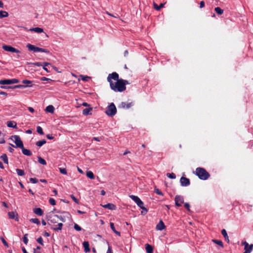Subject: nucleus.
<instances>
[{
  "label": "nucleus",
  "instance_id": "nucleus-1",
  "mask_svg": "<svg viewBox=\"0 0 253 253\" xmlns=\"http://www.w3.org/2000/svg\"><path fill=\"white\" fill-rule=\"evenodd\" d=\"M107 81L109 83L110 87L115 92H123L124 91L123 84H122L121 79H119V75L116 72L109 74L107 78Z\"/></svg>",
  "mask_w": 253,
  "mask_h": 253
},
{
  "label": "nucleus",
  "instance_id": "nucleus-2",
  "mask_svg": "<svg viewBox=\"0 0 253 253\" xmlns=\"http://www.w3.org/2000/svg\"><path fill=\"white\" fill-rule=\"evenodd\" d=\"M195 174L199 179L203 180H206L210 177V173L205 169L200 167L196 168Z\"/></svg>",
  "mask_w": 253,
  "mask_h": 253
},
{
  "label": "nucleus",
  "instance_id": "nucleus-3",
  "mask_svg": "<svg viewBox=\"0 0 253 253\" xmlns=\"http://www.w3.org/2000/svg\"><path fill=\"white\" fill-rule=\"evenodd\" d=\"M106 114L110 117H113L117 113V109L113 103H111L107 108L105 111Z\"/></svg>",
  "mask_w": 253,
  "mask_h": 253
},
{
  "label": "nucleus",
  "instance_id": "nucleus-4",
  "mask_svg": "<svg viewBox=\"0 0 253 253\" xmlns=\"http://www.w3.org/2000/svg\"><path fill=\"white\" fill-rule=\"evenodd\" d=\"M26 46L30 51H33L34 52H42L47 53L49 52V51L46 49L37 47L30 43L27 44Z\"/></svg>",
  "mask_w": 253,
  "mask_h": 253
},
{
  "label": "nucleus",
  "instance_id": "nucleus-5",
  "mask_svg": "<svg viewBox=\"0 0 253 253\" xmlns=\"http://www.w3.org/2000/svg\"><path fill=\"white\" fill-rule=\"evenodd\" d=\"M12 138H14V143H15L16 147L20 148H23V143L19 135H13L10 138L12 139Z\"/></svg>",
  "mask_w": 253,
  "mask_h": 253
},
{
  "label": "nucleus",
  "instance_id": "nucleus-6",
  "mask_svg": "<svg viewBox=\"0 0 253 253\" xmlns=\"http://www.w3.org/2000/svg\"><path fill=\"white\" fill-rule=\"evenodd\" d=\"M242 244L245 246V252L244 253H250L253 251V244H251L249 245V244L246 241L242 242Z\"/></svg>",
  "mask_w": 253,
  "mask_h": 253
},
{
  "label": "nucleus",
  "instance_id": "nucleus-7",
  "mask_svg": "<svg viewBox=\"0 0 253 253\" xmlns=\"http://www.w3.org/2000/svg\"><path fill=\"white\" fill-rule=\"evenodd\" d=\"M2 48L6 51L14 53H20V51L16 48L8 45H4L2 46Z\"/></svg>",
  "mask_w": 253,
  "mask_h": 253
},
{
  "label": "nucleus",
  "instance_id": "nucleus-8",
  "mask_svg": "<svg viewBox=\"0 0 253 253\" xmlns=\"http://www.w3.org/2000/svg\"><path fill=\"white\" fill-rule=\"evenodd\" d=\"M175 204L177 207H180L184 202V198L180 195H176L175 197Z\"/></svg>",
  "mask_w": 253,
  "mask_h": 253
},
{
  "label": "nucleus",
  "instance_id": "nucleus-9",
  "mask_svg": "<svg viewBox=\"0 0 253 253\" xmlns=\"http://www.w3.org/2000/svg\"><path fill=\"white\" fill-rule=\"evenodd\" d=\"M180 183L182 186H188L190 185V182L189 178L182 176L180 179Z\"/></svg>",
  "mask_w": 253,
  "mask_h": 253
},
{
  "label": "nucleus",
  "instance_id": "nucleus-10",
  "mask_svg": "<svg viewBox=\"0 0 253 253\" xmlns=\"http://www.w3.org/2000/svg\"><path fill=\"white\" fill-rule=\"evenodd\" d=\"M129 197L133 200L141 209H142V202L137 196L130 195Z\"/></svg>",
  "mask_w": 253,
  "mask_h": 253
},
{
  "label": "nucleus",
  "instance_id": "nucleus-11",
  "mask_svg": "<svg viewBox=\"0 0 253 253\" xmlns=\"http://www.w3.org/2000/svg\"><path fill=\"white\" fill-rule=\"evenodd\" d=\"M8 217L10 219H14L16 221H18V214L16 212L10 211L8 213Z\"/></svg>",
  "mask_w": 253,
  "mask_h": 253
},
{
  "label": "nucleus",
  "instance_id": "nucleus-12",
  "mask_svg": "<svg viewBox=\"0 0 253 253\" xmlns=\"http://www.w3.org/2000/svg\"><path fill=\"white\" fill-rule=\"evenodd\" d=\"M131 103H126L124 102H121V103L119 105V108H123V109H128L132 106Z\"/></svg>",
  "mask_w": 253,
  "mask_h": 253
},
{
  "label": "nucleus",
  "instance_id": "nucleus-13",
  "mask_svg": "<svg viewBox=\"0 0 253 253\" xmlns=\"http://www.w3.org/2000/svg\"><path fill=\"white\" fill-rule=\"evenodd\" d=\"M101 206L104 208L108 209L111 210H115L116 209V206L114 204L111 203H108L106 205H101Z\"/></svg>",
  "mask_w": 253,
  "mask_h": 253
},
{
  "label": "nucleus",
  "instance_id": "nucleus-14",
  "mask_svg": "<svg viewBox=\"0 0 253 253\" xmlns=\"http://www.w3.org/2000/svg\"><path fill=\"white\" fill-rule=\"evenodd\" d=\"M166 228L164 223L162 220H160L156 226V229L162 231Z\"/></svg>",
  "mask_w": 253,
  "mask_h": 253
},
{
  "label": "nucleus",
  "instance_id": "nucleus-15",
  "mask_svg": "<svg viewBox=\"0 0 253 253\" xmlns=\"http://www.w3.org/2000/svg\"><path fill=\"white\" fill-rule=\"evenodd\" d=\"M83 245L84 248V251L85 253H88L90 252V249L89 248V244L88 242L84 241L83 243Z\"/></svg>",
  "mask_w": 253,
  "mask_h": 253
},
{
  "label": "nucleus",
  "instance_id": "nucleus-16",
  "mask_svg": "<svg viewBox=\"0 0 253 253\" xmlns=\"http://www.w3.org/2000/svg\"><path fill=\"white\" fill-rule=\"evenodd\" d=\"M145 250L147 253H153V247L148 244L145 245Z\"/></svg>",
  "mask_w": 253,
  "mask_h": 253
},
{
  "label": "nucleus",
  "instance_id": "nucleus-17",
  "mask_svg": "<svg viewBox=\"0 0 253 253\" xmlns=\"http://www.w3.org/2000/svg\"><path fill=\"white\" fill-rule=\"evenodd\" d=\"M33 211L35 214L39 216H42L43 214V211L40 208L34 209Z\"/></svg>",
  "mask_w": 253,
  "mask_h": 253
},
{
  "label": "nucleus",
  "instance_id": "nucleus-18",
  "mask_svg": "<svg viewBox=\"0 0 253 253\" xmlns=\"http://www.w3.org/2000/svg\"><path fill=\"white\" fill-rule=\"evenodd\" d=\"M21 149H22V153L24 155L28 156H31L32 155V153L31 152V151L28 149H25L24 147V146H23V148H21Z\"/></svg>",
  "mask_w": 253,
  "mask_h": 253
},
{
  "label": "nucleus",
  "instance_id": "nucleus-19",
  "mask_svg": "<svg viewBox=\"0 0 253 253\" xmlns=\"http://www.w3.org/2000/svg\"><path fill=\"white\" fill-rule=\"evenodd\" d=\"M7 126L9 127L17 128V123L14 121H8L7 122Z\"/></svg>",
  "mask_w": 253,
  "mask_h": 253
},
{
  "label": "nucleus",
  "instance_id": "nucleus-20",
  "mask_svg": "<svg viewBox=\"0 0 253 253\" xmlns=\"http://www.w3.org/2000/svg\"><path fill=\"white\" fill-rule=\"evenodd\" d=\"M29 31H33L38 33H41L43 32V29L39 27L32 28H31Z\"/></svg>",
  "mask_w": 253,
  "mask_h": 253
},
{
  "label": "nucleus",
  "instance_id": "nucleus-21",
  "mask_svg": "<svg viewBox=\"0 0 253 253\" xmlns=\"http://www.w3.org/2000/svg\"><path fill=\"white\" fill-rule=\"evenodd\" d=\"M92 108H91V107L87 108H85L83 111V114L84 115H90V114H91L90 112L92 111Z\"/></svg>",
  "mask_w": 253,
  "mask_h": 253
},
{
  "label": "nucleus",
  "instance_id": "nucleus-22",
  "mask_svg": "<svg viewBox=\"0 0 253 253\" xmlns=\"http://www.w3.org/2000/svg\"><path fill=\"white\" fill-rule=\"evenodd\" d=\"M8 15V13L7 11L4 10L0 11V18L7 17Z\"/></svg>",
  "mask_w": 253,
  "mask_h": 253
},
{
  "label": "nucleus",
  "instance_id": "nucleus-23",
  "mask_svg": "<svg viewBox=\"0 0 253 253\" xmlns=\"http://www.w3.org/2000/svg\"><path fill=\"white\" fill-rule=\"evenodd\" d=\"M110 224V227H111V229L113 230V231L115 234H116L117 235L120 236L121 235V233L120 232L117 231L115 229V226H114V224L113 223H112V222H111Z\"/></svg>",
  "mask_w": 253,
  "mask_h": 253
},
{
  "label": "nucleus",
  "instance_id": "nucleus-24",
  "mask_svg": "<svg viewBox=\"0 0 253 253\" xmlns=\"http://www.w3.org/2000/svg\"><path fill=\"white\" fill-rule=\"evenodd\" d=\"M54 108L52 105H48L45 108V111L47 112L53 113L54 112Z\"/></svg>",
  "mask_w": 253,
  "mask_h": 253
},
{
  "label": "nucleus",
  "instance_id": "nucleus-25",
  "mask_svg": "<svg viewBox=\"0 0 253 253\" xmlns=\"http://www.w3.org/2000/svg\"><path fill=\"white\" fill-rule=\"evenodd\" d=\"M221 234L224 237L225 240H226L228 242H229V238H228V235H227L226 230L224 229H222L221 230Z\"/></svg>",
  "mask_w": 253,
  "mask_h": 253
},
{
  "label": "nucleus",
  "instance_id": "nucleus-26",
  "mask_svg": "<svg viewBox=\"0 0 253 253\" xmlns=\"http://www.w3.org/2000/svg\"><path fill=\"white\" fill-rule=\"evenodd\" d=\"M11 84L10 79L0 80V84Z\"/></svg>",
  "mask_w": 253,
  "mask_h": 253
},
{
  "label": "nucleus",
  "instance_id": "nucleus-27",
  "mask_svg": "<svg viewBox=\"0 0 253 253\" xmlns=\"http://www.w3.org/2000/svg\"><path fill=\"white\" fill-rule=\"evenodd\" d=\"M165 3H161L159 5H158L156 3H154V7L157 10H160L161 8L163 7Z\"/></svg>",
  "mask_w": 253,
  "mask_h": 253
},
{
  "label": "nucleus",
  "instance_id": "nucleus-28",
  "mask_svg": "<svg viewBox=\"0 0 253 253\" xmlns=\"http://www.w3.org/2000/svg\"><path fill=\"white\" fill-rule=\"evenodd\" d=\"M0 159L3 161L5 164H7L8 163L7 155L5 154L2 155L0 156Z\"/></svg>",
  "mask_w": 253,
  "mask_h": 253
},
{
  "label": "nucleus",
  "instance_id": "nucleus-29",
  "mask_svg": "<svg viewBox=\"0 0 253 253\" xmlns=\"http://www.w3.org/2000/svg\"><path fill=\"white\" fill-rule=\"evenodd\" d=\"M46 142V140L45 139H42V140H40V141H37L36 143V145L38 146H39V147H41L42 146L43 144H44Z\"/></svg>",
  "mask_w": 253,
  "mask_h": 253
},
{
  "label": "nucleus",
  "instance_id": "nucleus-30",
  "mask_svg": "<svg viewBox=\"0 0 253 253\" xmlns=\"http://www.w3.org/2000/svg\"><path fill=\"white\" fill-rule=\"evenodd\" d=\"M86 176L87 177L91 179H94V175L93 172L91 171H88L86 172Z\"/></svg>",
  "mask_w": 253,
  "mask_h": 253
},
{
  "label": "nucleus",
  "instance_id": "nucleus-31",
  "mask_svg": "<svg viewBox=\"0 0 253 253\" xmlns=\"http://www.w3.org/2000/svg\"><path fill=\"white\" fill-rule=\"evenodd\" d=\"M121 81L122 82V84H123V88L124 89V91L126 89V84H129V83L128 82V81L127 80H124L123 79H121Z\"/></svg>",
  "mask_w": 253,
  "mask_h": 253
},
{
  "label": "nucleus",
  "instance_id": "nucleus-32",
  "mask_svg": "<svg viewBox=\"0 0 253 253\" xmlns=\"http://www.w3.org/2000/svg\"><path fill=\"white\" fill-rule=\"evenodd\" d=\"M63 224L62 223H59L57 225V227H52L51 228L54 231L61 230L62 228Z\"/></svg>",
  "mask_w": 253,
  "mask_h": 253
},
{
  "label": "nucleus",
  "instance_id": "nucleus-33",
  "mask_svg": "<svg viewBox=\"0 0 253 253\" xmlns=\"http://www.w3.org/2000/svg\"><path fill=\"white\" fill-rule=\"evenodd\" d=\"M38 162L42 164V165H46V161H45V160H44L43 159H42V157H38Z\"/></svg>",
  "mask_w": 253,
  "mask_h": 253
},
{
  "label": "nucleus",
  "instance_id": "nucleus-34",
  "mask_svg": "<svg viewBox=\"0 0 253 253\" xmlns=\"http://www.w3.org/2000/svg\"><path fill=\"white\" fill-rule=\"evenodd\" d=\"M16 172L17 173V174L19 176H24L25 175V172L22 169H16Z\"/></svg>",
  "mask_w": 253,
  "mask_h": 253
},
{
  "label": "nucleus",
  "instance_id": "nucleus-35",
  "mask_svg": "<svg viewBox=\"0 0 253 253\" xmlns=\"http://www.w3.org/2000/svg\"><path fill=\"white\" fill-rule=\"evenodd\" d=\"M212 242H214V243L217 244L218 245H219L221 247L223 248V243H222V242L221 241L218 240L213 239V240H212Z\"/></svg>",
  "mask_w": 253,
  "mask_h": 253
},
{
  "label": "nucleus",
  "instance_id": "nucleus-36",
  "mask_svg": "<svg viewBox=\"0 0 253 253\" xmlns=\"http://www.w3.org/2000/svg\"><path fill=\"white\" fill-rule=\"evenodd\" d=\"M214 10L218 15H221L223 13V10L219 7L215 8Z\"/></svg>",
  "mask_w": 253,
  "mask_h": 253
},
{
  "label": "nucleus",
  "instance_id": "nucleus-37",
  "mask_svg": "<svg viewBox=\"0 0 253 253\" xmlns=\"http://www.w3.org/2000/svg\"><path fill=\"white\" fill-rule=\"evenodd\" d=\"M30 221L32 222V223H36L38 225L40 224V220H39L38 218H31L30 220Z\"/></svg>",
  "mask_w": 253,
  "mask_h": 253
},
{
  "label": "nucleus",
  "instance_id": "nucleus-38",
  "mask_svg": "<svg viewBox=\"0 0 253 253\" xmlns=\"http://www.w3.org/2000/svg\"><path fill=\"white\" fill-rule=\"evenodd\" d=\"M54 217H56L59 219V220L62 222L65 221V217L62 216L61 215H54Z\"/></svg>",
  "mask_w": 253,
  "mask_h": 253
},
{
  "label": "nucleus",
  "instance_id": "nucleus-39",
  "mask_svg": "<svg viewBox=\"0 0 253 253\" xmlns=\"http://www.w3.org/2000/svg\"><path fill=\"white\" fill-rule=\"evenodd\" d=\"M37 131L39 134H40L41 135L44 134L42 129L40 126H38L37 127Z\"/></svg>",
  "mask_w": 253,
  "mask_h": 253
},
{
  "label": "nucleus",
  "instance_id": "nucleus-40",
  "mask_svg": "<svg viewBox=\"0 0 253 253\" xmlns=\"http://www.w3.org/2000/svg\"><path fill=\"white\" fill-rule=\"evenodd\" d=\"M167 176L169 178H171V179H175L176 178V176H175V174L173 173H168L167 174Z\"/></svg>",
  "mask_w": 253,
  "mask_h": 253
},
{
  "label": "nucleus",
  "instance_id": "nucleus-41",
  "mask_svg": "<svg viewBox=\"0 0 253 253\" xmlns=\"http://www.w3.org/2000/svg\"><path fill=\"white\" fill-rule=\"evenodd\" d=\"M80 77L83 81L85 82L88 81V79H90V77L87 76L81 75Z\"/></svg>",
  "mask_w": 253,
  "mask_h": 253
},
{
  "label": "nucleus",
  "instance_id": "nucleus-42",
  "mask_svg": "<svg viewBox=\"0 0 253 253\" xmlns=\"http://www.w3.org/2000/svg\"><path fill=\"white\" fill-rule=\"evenodd\" d=\"M27 236H28V234H26L24 235V237L23 238V242L25 244H27V243L28 242V239Z\"/></svg>",
  "mask_w": 253,
  "mask_h": 253
},
{
  "label": "nucleus",
  "instance_id": "nucleus-43",
  "mask_svg": "<svg viewBox=\"0 0 253 253\" xmlns=\"http://www.w3.org/2000/svg\"><path fill=\"white\" fill-rule=\"evenodd\" d=\"M74 229L78 231H81L82 228L77 224L75 223L74 226Z\"/></svg>",
  "mask_w": 253,
  "mask_h": 253
},
{
  "label": "nucleus",
  "instance_id": "nucleus-44",
  "mask_svg": "<svg viewBox=\"0 0 253 253\" xmlns=\"http://www.w3.org/2000/svg\"><path fill=\"white\" fill-rule=\"evenodd\" d=\"M49 202L52 206L56 205V201L53 198H50L49 200Z\"/></svg>",
  "mask_w": 253,
  "mask_h": 253
},
{
  "label": "nucleus",
  "instance_id": "nucleus-45",
  "mask_svg": "<svg viewBox=\"0 0 253 253\" xmlns=\"http://www.w3.org/2000/svg\"><path fill=\"white\" fill-rule=\"evenodd\" d=\"M154 192L158 195L163 196V193L159 189L155 188Z\"/></svg>",
  "mask_w": 253,
  "mask_h": 253
},
{
  "label": "nucleus",
  "instance_id": "nucleus-46",
  "mask_svg": "<svg viewBox=\"0 0 253 253\" xmlns=\"http://www.w3.org/2000/svg\"><path fill=\"white\" fill-rule=\"evenodd\" d=\"M37 241L41 245H43V240H42V237H39L37 240Z\"/></svg>",
  "mask_w": 253,
  "mask_h": 253
},
{
  "label": "nucleus",
  "instance_id": "nucleus-47",
  "mask_svg": "<svg viewBox=\"0 0 253 253\" xmlns=\"http://www.w3.org/2000/svg\"><path fill=\"white\" fill-rule=\"evenodd\" d=\"M56 217H54V215L50 217V219H48L51 223H56Z\"/></svg>",
  "mask_w": 253,
  "mask_h": 253
},
{
  "label": "nucleus",
  "instance_id": "nucleus-48",
  "mask_svg": "<svg viewBox=\"0 0 253 253\" xmlns=\"http://www.w3.org/2000/svg\"><path fill=\"white\" fill-rule=\"evenodd\" d=\"M59 171L60 172L63 174H67V170L64 168H59Z\"/></svg>",
  "mask_w": 253,
  "mask_h": 253
},
{
  "label": "nucleus",
  "instance_id": "nucleus-49",
  "mask_svg": "<svg viewBox=\"0 0 253 253\" xmlns=\"http://www.w3.org/2000/svg\"><path fill=\"white\" fill-rule=\"evenodd\" d=\"M30 181L33 183H37L38 182V180L36 178H30Z\"/></svg>",
  "mask_w": 253,
  "mask_h": 253
},
{
  "label": "nucleus",
  "instance_id": "nucleus-50",
  "mask_svg": "<svg viewBox=\"0 0 253 253\" xmlns=\"http://www.w3.org/2000/svg\"><path fill=\"white\" fill-rule=\"evenodd\" d=\"M1 88H18L17 86L15 85L12 86H1Z\"/></svg>",
  "mask_w": 253,
  "mask_h": 253
},
{
  "label": "nucleus",
  "instance_id": "nucleus-51",
  "mask_svg": "<svg viewBox=\"0 0 253 253\" xmlns=\"http://www.w3.org/2000/svg\"><path fill=\"white\" fill-rule=\"evenodd\" d=\"M1 241L2 243L4 244V245L7 247H8V244L6 242V241L4 240V239L3 237L0 238Z\"/></svg>",
  "mask_w": 253,
  "mask_h": 253
},
{
  "label": "nucleus",
  "instance_id": "nucleus-52",
  "mask_svg": "<svg viewBox=\"0 0 253 253\" xmlns=\"http://www.w3.org/2000/svg\"><path fill=\"white\" fill-rule=\"evenodd\" d=\"M22 83L24 84H31L32 82L29 80H24L22 81Z\"/></svg>",
  "mask_w": 253,
  "mask_h": 253
},
{
  "label": "nucleus",
  "instance_id": "nucleus-53",
  "mask_svg": "<svg viewBox=\"0 0 253 253\" xmlns=\"http://www.w3.org/2000/svg\"><path fill=\"white\" fill-rule=\"evenodd\" d=\"M41 249V247L40 246H37L36 249H34V253H41V252L39 251Z\"/></svg>",
  "mask_w": 253,
  "mask_h": 253
},
{
  "label": "nucleus",
  "instance_id": "nucleus-54",
  "mask_svg": "<svg viewBox=\"0 0 253 253\" xmlns=\"http://www.w3.org/2000/svg\"><path fill=\"white\" fill-rule=\"evenodd\" d=\"M11 84L19 83V80L16 79H11Z\"/></svg>",
  "mask_w": 253,
  "mask_h": 253
},
{
  "label": "nucleus",
  "instance_id": "nucleus-55",
  "mask_svg": "<svg viewBox=\"0 0 253 253\" xmlns=\"http://www.w3.org/2000/svg\"><path fill=\"white\" fill-rule=\"evenodd\" d=\"M71 197L75 202H76V203H79L78 200L73 195H71Z\"/></svg>",
  "mask_w": 253,
  "mask_h": 253
},
{
  "label": "nucleus",
  "instance_id": "nucleus-56",
  "mask_svg": "<svg viewBox=\"0 0 253 253\" xmlns=\"http://www.w3.org/2000/svg\"><path fill=\"white\" fill-rule=\"evenodd\" d=\"M32 85H21V84H19V85H16V86L17 87V88H22V87H26L27 86H31Z\"/></svg>",
  "mask_w": 253,
  "mask_h": 253
},
{
  "label": "nucleus",
  "instance_id": "nucleus-57",
  "mask_svg": "<svg viewBox=\"0 0 253 253\" xmlns=\"http://www.w3.org/2000/svg\"><path fill=\"white\" fill-rule=\"evenodd\" d=\"M184 207L187 209V210L188 211H190V205H189V204L188 203H185L184 204Z\"/></svg>",
  "mask_w": 253,
  "mask_h": 253
},
{
  "label": "nucleus",
  "instance_id": "nucleus-58",
  "mask_svg": "<svg viewBox=\"0 0 253 253\" xmlns=\"http://www.w3.org/2000/svg\"><path fill=\"white\" fill-rule=\"evenodd\" d=\"M33 65L37 66H42V63L41 62H35L33 63Z\"/></svg>",
  "mask_w": 253,
  "mask_h": 253
},
{
  "label": "nucleus",
  "instance_id": "nucleus-59",
  "mask_svg": "<svg viewBox=\"0 0 253 253\" xmlns=\"http://www.w3.org/2000/svg\"><path fill=\"white\" fill-rule=\"evenodd\" d=\"M205 6V2L204 1H201L200 3V8H202Z\"/></svg>",
  "mask_w": 253,
  "mask_h": 253
},
{
  "label": "nucleus",
  "instance_id": "nucleus-60",
  "mask_svg": "<svg viewBox=\"0 0 253 253\" xmlns=\"http://www.w3.org/2000/svg\"><path fill=\"white\" fill-rule=\"evenodd\" d=\"M51 66V64L48 62H43L42 63V66L43 67H47V66Z\"/></svg>",
  "mask_w": 253,
  "mask_h": 253
},
{
  "label": "nucleus",
  "instance_id": "nucleus-61",
  "mask_svg": "<svg viewBox=\"0 0 253 253\" xmlns=\"http://www.w3.org/2000/svg\"><path fill=\"white\" fill-rule=\"evenodd\" d=\"M41 80L42 81H45L51 80V79L43 77H42L41 78Z\"/></svg>",
  "mask_w": 253,
  "mask_h": 253
},
{
  "label": "nucleus",
  "instance_id": "nucleus-62",
  "mask_svg": "<svg viewBox=\"0 0 253 253\" xmlns=\"http://www.w3.org/2000/svg\"><path fill=\"white\" fill-rule=\"evenodd\" d=\"M47 138L49 139H53L54 137L52 136L51 135L48 134H47L46 135Z\"/></svg>",
  "mask_w": 253,
  "mask_h": 253
},
{
  "label": "nucleus",
  "instance_id": "nucleus-63",
  "mask_svg": "<svg viewBox=\"0 0 253 253\" xmlns=\"http://www.w3.org/2000/svg\"><path fill=\"white\" fill-rule=\"evenodd\" d=\"M28 110L31 113H34V109L32 107H28Z\"/></svg>",
  "mask_w": 253,
  "mask_h": 253
},
{
  "label": "nucleus",
  "instance_id": "nucleus-64",
  "mask_svg": "<svg viewBox=\"0 0 253 253\" xmlns=\"http://www.w3.org/2000/svg\"><path fill=\"white\" fill-rule=\"evenodd\" d=\"M107 253H112L111 248L110 247H109H109L108 248V250H107Z\"/></svg>",
  "mask_w": 253,
  "mask_h": 253
}]
</instances>
